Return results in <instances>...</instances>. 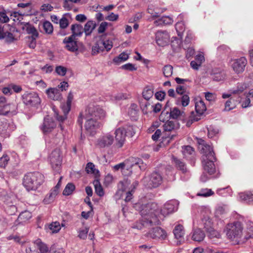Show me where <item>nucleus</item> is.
Returning <instances> with one entry per match:
<instances>
[{
	"label": "nucleus",
	"instance_id": "12",
	"mask_svg": "<svg viewBox=\"0 0 253 253\" xmlns=\"http://www.w3.org/2000/svg\"><path fill=\"white\" fill-rule=\"evenodd\" d=\"M178 203L175 200L169 201L166 203L160 210V214L163 217L168 215L177 210Z\"/></svg>",
	"mask_w": 253,
	"mask_h": 253
},
{
	"label": "nucleus",
	"instance_id": "24",
	"mask_svg": "<svg viewBox=\"0 0 253 253\" xmlns=\"http://www.w3.org/2000/svg\"><path fill=\"white\" fill-rule=\"evenodd\" d=\"M63 42L65 44L66 48L69 51L74 52L78 50V47L75 38L70 36L64 39Z\"/></svg>",
	"mask_w": 253,
	"mask_h": 253
},
{
	"label": "nucleus",
	"instance_id": "62",
	"mask_svg": "<svg viewBox=\"0 0 253 253\" xmlns=\"http://www.w3.org/2000/svg\"><path fill=\"white\" fill-rule=\"evenodd\" d=\"M55 72L58 75L64 76L66 74L67 69L63 66H58L56 67Z\"/></svg>",
	"mask_w": 253,
	"mask_h": 253
},
{
	"label": "nucleus",
	"instance_id": "19",
	"mask_svg": "<svg viewBox=\"0 0 253 253\" xmlns=\"http://www.w3.org/2000/svg\"><path fill=\"white\" fill-rule=\"evenodd\" d=\"M85 116L86 121L84 125L85 128L87 131L93 134L95 130L100 127V123L93 118L89 117L88 115Z\"/></svg>",
	"mask_w": 253,
	"mask_h": 253
},
{
	"label": "nucleus",
	"instance_id": "8",
	"mask_svg": "<svg viewBox=\"0 0 253 253\" xmlns=\"http://www.w3.org/2000/svg\"><path fill=\"white\" fill-rule=\"evenodd\" d=\"M22 97L23 103L30 106H37L41 102L38 94L34 91L26 92Z\"/></svg>",
	"mask_w": 253,
	"mask_h": 253
},
{
	"label": "nucleus",
	"instance_id": "47",
	"mask_svg": "<svg viewBox=\"0 0 253 253\" xmlns=\"http://www.w3.org/2000/svg\"><path fill=\"white\" fill-rule=\"evenodd\" d=\"M99 42L104 50H106L107 51L110 50L113 47V42L109 40H101Z\"/></svg>",
	"mask_w": 253,
	"mask_h": 253
},
{
	"label": "nucleus",
	"instance_id": "39",
	"mask_svg": "<svg viewBox=\"0 0 253 253\" xmlns=\"http://www.w3.org/2000/svg\"><path fill=\"white\" fill-rule=\"evenodd\" d=\"M58 194V190L57 189H53L51 190L49 195L47 196L44 199L43 201L45 204H48L51 203Z\"/></svg>",
	"mask_w": 253,
	"mask_h": 253
},
{
	"label": "nucleus",
	"instance_id": "27",
	"mask_svg": "<svg viewBox=\"0 0 253 253\" xmlns=\"http://www.w3.org/2000/svg\"><path fill=\"white\" fill-rule=\"evenodd\" d=\"M130 184V180L125 179L123 181L120 182L118 187L119 189L116 193V198L119 199L123 197L124 192L126 191L128 186Z\"/></svg>",
	"mask_w": 253,
	"mask_h": 253
},
{
	"label": "nucleus",
	"instance_id": "21",
	"mask_svg": "<svg viewBox=\"0 0 253 253\" xmlns=\"http://www.w3.org/2000/svg\"><path fill=\"white\" fill-rule=\"evenodd\" d=\"M173 233L175 238L177 240L176 244L177 245L182 244L184 241L185 231L183 226L180 224L176 225L173 230Z\"/></svg>",
	"mask_w": 253,
	"mask_h": 253
},
{
	"label": "nucleus",
	"instance_id": "1",
	"mask_svg": "<svg viewBox=\"0 0 253 253\" xmlns=\"http://www.w3.org/2000/svg\"><path fill=\"white\" fill-rule=\"evenodd\" d=\"M141 162V160L139 159L130 157L124 162L114 166L113 169L115 172L120 171L122 173H126L127 171L128 172L132 173L133 171L132 169H142L145 168V166Z\"/></svg>",
	"mask_w": 253,
	"mask_h": 253
},
{
	"label": "nucleus",
	"instance_id": "4",
	"mask_svg": "<svg viewBox=\"0 0 253 253\" xmlns=\"http://www.w3.org/2000/svg\"><path fill=\"white\" fill-rule=\"evenodd\" d=\"M195 108L196 114L192 112L189 117V120L187 122V125L192 124L193 121H198L201 119V116L207 110L206 105L204 101L200 97H196L194 99Z\"/></svg>",
	"mask_w": 253,
	"mask_h": 253
},
{
	"label": "nucleus",
	"instance_id": "7",
	"mask_svg": "<svg viewBox=\"0 0 253 253\" xmlns=\"http://www.w3.org/2000/svg\"><path fill=\"white\" fill-rule=\"evenodd\" d=\"M198 149L201 153L203 154L202 159L210 158L213 159L214 156V153L213 148L210 145L207 144L204 140L201 138H197Z\"/></svg>",
	"mask_w": 253,
	"mask_h": 253
},
{
	"label": "nucleus",
	"instance_id": "13",
	"mask_svg": "<svg viewBox=\"0 0 253 253\" xmlns=\"http://www.w3.org/2000/svg\"><path fill=\"white\" fill-rule=\"evenodd\" d=\"M152 218L150 220H147L142 218L141 221L136 222L132 227L141 230L144 227H151L160 224V221L158 217L153 216Z\"/></svg>",
	"mask_w": 253,
	"mask_h": 253
},
{
	"label": "nucleus",
	"instance_id": "45",
	"mask_svg": "<svg viewBox=\"0 0 253 253\" xmlns=\"http://www.w3.org/2000/svg\"><path fill=\"white\" fill-rule=\"evenodd\" d=\"M182 152L185 157H187L189 155L193 156L195 154L193 148L189 145L182 147Z\"/></svg>",
	"mask_w": 253,
	"mask_h": 253
},
{
	"label": "nucleus",
	"instance_id": "50",
	"mask_svg": "<svg viewBox=\"0 0 253 253\" xmlns=\"http://www.w3.org/2000/svg\"><path fill=\"white\" fill-rule=\"evenodd\" d=\"M75 189V186L72 183H69L66 186L63 192V194L65 196L71 195Z\"/></svg>",
	"mask_w": 253,
	"mask_h": 253
},
{
	"label": "nucleus",
	"instance_id": "57",
	"mask_svg": "<svg viewBox=\"0 0 253 253\" xmlns=\"http://www.w3.org/2000/svg\"><path fill=\"white\" fill-rule=\"evenodd\" d=\"M9 104L0 105V115L9 116Z\"/></svg>",
	"mask_w": 253,
	"mask_h": 253
},
{
	"label": "nucleus",
	"instance_id": "18",
	"mask_svg": "<svg viewBox=\"0 0 253 253\" xmlns=\"http://www.w3.org/2000/svg\"><path fill=\"white\" fill-rule=\"evenodd\" d=\"M169 35L165 31H158L155 34L156 42L161 46H165L169 41Z\"/></svg>",
	"mask_w": 253,
	"mask_h": 253
},
{
	"label": "nucleus",
	"instance_id": "40",
	"mask_svg": "<svg viewBox=\"0 0 253 253\" xmlns=\"http://www.w3.org/2000/svg\"><path fill=\"white\" fill-rule=\"evenodd\" d=\"M154 91L151 86L145 87L142 92V96L146 100L150 99L153 95Z\"/></svg>",
	"mask_w": 253,
	"mask_h": 253
},
{
	"label": "nucleus",
	"instance_id": "36",
	"mask_svg": "<svg viewBox=\"0 0 253 253\" xmlns=\"http://www.w3.org/2000/svg\"><path fill=\"white\" fill-rule=\"evenodd\" d=\"M129 57V54L126 52H123L119 54L118 56L115 57L113 61L116 65H119L127 60Z\"/></svg>",
	"mask_w": 253,
	"mask_h": 253
},
{
	"label": "nucleus",
	"instance_id": "52",
	"mask_svg": "<svg viewBox=\"0 0 253 253\" xmlns=\"http://www.w3.org/2000/svg\"><path fill=\"white\" fill-rule=\"evenodd\" d=\"M214 192L210 189H203L197 194L198 196L207 197L213 195Z\"/></svg>",
	"mask_w": 253,
	"mask_h": 253
},
{
	"label": "nucleus",
	"instance_id": "46",
	"mask_svg": "<svg viewBox=\"0 0 253 253\" xmlns=\"http://www.w3.org/2000/svg\"><path fill=\"white\" fill-rule=\"evenodd\" d=\"M175 29L177 33L178 36L182 37L183 32L185 30V25L182 21L177 22L175 24Z\"/></svg>",
	"mask_w": 253,
	"mask_h": 253
},
{
	"label": "nucleus",
	"instance_id": "32",
	"mask_svg": "<svg viewBox=\"0 0 253 253\" xmlns=\"http://www.w3.org/2000/svg\"><path fill=\"white\" fill-rule=\"evenodd\" d=\"M246 225L245 238L247 240L253 238V222L249 220Z\"/></svg>",
	"mask_w": 253,
	"mask_h": 253
},
{
	"label": "nucleus",
	"instance_id": "53",
	"mask_svg": "<svg viewBox=\"0 0 253 253\" xmlns=\"http://www.w3.org/2000/svg\"><path fill=\"white\" fill-rule=\"evenodd\" d=\"M202 222L204 225V228L205 229L206 231L210 229L211 228L212 223L211 219L209 217H205L202 219Z\"/></svg>",
	"mask_w": 253,
	"mask_h": 253
},
{
	"label": "nucleus",
	"instance_id": "25",
	"mask_svg": "<svg viewBox=\"0 0 253 253\" xmlns=\"http://www.w3.org/2000/svg\"><path fill=\"white\" fill-rule=\"evenodd\" d=\"M45 93L49 98L53 100H60L62 98L61 93L57 88H49Z\"/></svg>",
	"mask_w": 253,
	"mask_h": 253
},
{
	"label": "nucleus",
	"instance_id": "56",
	"mask_svg": "<svg viewBox=\"0 0 253 253\" xmlns=\"http://www.w3.org/2000/svg\"><path fill=\"white\" fill-rule=\"evenodd\" d=\"M49 228L53 233L58 232L60 230L61 227L59 222L56 221L51 223L49 225Z\"/></svg>",
	"mask_w": 253,
	"mask_h": 253
},
{
	"label": "nucleus",
	"instance_id": "9",
	"mask_svg": "<svg viewBox=\"0 0 253 253\" xmlns=\"http://www.w3.org/2000/svg\"><path fill=\"white\" fill-rule=\"evenodd\" d=\"M105 115L104 111L99 106L89 105L85 110V115L97 121L103 119Z\"/></svg>",
	"mask_w": 253,
	"mask_h": 253
},
{
	"label": "nucleus",
	"instance_id": "51",
	"mask_svg": "<svg viewBox=\"0 0 253 253\" xmlns=\"http://www.w3.org/2000/svg\"><path fill=\"white\" fill-rule=\"evenodd\" d=\"M81 0H64L63 7L67 10H70L73 7L72 3H77Z\"/></svg>",
	"mask_w": 253,
	"mask_h": 253
},
{
	"label": "nucleus",
	"instance_id": "35",
	"mask_svg": "<svg viewBox=\"0 0 253 253\" xmlns=\"http://www.w3.org/2000/svg\"><path fill=\"white\" fill-rule=\"evenodd\" d=\"M173 20L169 16H163L158 20L154 21V24L158 26H162L165 25L170 24L172 23Z\"/></svg>",
	"mask_w": 253,
	"mask_h": 253
},
{
	"label": "nucleus",
	"instance_id": "30",
	"mask_svg": "<svg viewBox=\"0 0 253 253\" xmlns=\"http://www.w3.org/2000/svg\"><path fill=\"white\" fill-rule=\"evenodd\" d=\"M139 105L143 114H147L152 111V105L148 102V100H140Z\"/></svg>",
	"mask_w": 253,
	"mask_h": 253
},
{
	"label": "nucleus",
	"instance_id": "17",
	"mask_svg": "<svg viewBox=\"0 0 253 253\" xmlns=\"http://www.w3.org/2000/svg\"><path fill=\"white\" fill-rule=\"evenodd\" d=\"M147 236L153 239L165 240L167 238L166 231L160 227H152L147 233Z\"/></svg>",
	"mask_w": 253,
	"mask_h": 253
},
{
	"label": "nucleus",
	"instance_id": "63",
	"mask_svg": "<svg viewBox=\"0 0 253 253\" xmlns=\"http://www.w3.org/2000/svg\"><path fill=\"white\" fill-rule=\"evenodd\" d=\"M7 239L8 240H13L15 242L21 244L22 245H24L25 243V241H21V237L16 235H10L7 237Z\"/></svg>",
	"mask_w": 253,
	"mask_h": 253
},
{
	"label": "nucleus",
	"instance_id": "26",
	"mask_svg": "<svg viewBox=\"0 0 253 253\" xmlns=\"http://www.w3.org/2000/svg\"><path fill=\"white\" fill-rule=\"evenodd\" d=\"M191 239L195 242L201 243L204 241L206 237L205 232L200 228L194 229L191 233Z\"/></svg>",
	"mask_w": 253,
	"mask_h": 253
},
{
	"label": "nucleus",
	"instance_id": "42",
	"mask_svg": "<svg viewBox=\"0 0 253 253\" xmlns=\"http://www.w3.org/2000/svg\"><path fill=\"white\" fill-rule=\"evenodd\" d=\"M173 161L177 168L179 169L182 173L187 172L186 166L184 162L175 157H173Z\"/></svg>",
	"mask_w": 253,
	"mask_h": 253
},
{
	"label": "nucleus",
	"instance_id": "23",
	"mask_svg": "<svg viewBox=\"0 0 253 253\" xmlns=\"http://www.w3.org/2000/svg\"><path fill=\"white\" fill-rule=\"evenodd\" d=\"M71 104H69L67 102L61 105V108L64 113L63 115H59L57 112L54 111V116L60 123L63 122L67 119V114L71 110Z\"/></svg>",
	"mask_w": 253,
	"mask_h": 253
},
{
	"label": "nucleus",
	"instance_id": "6",
	"mask_svg": "<svg viewBox=\"0 0 253 253\" xmlns=\"http://www.w3.org/2000/svg\"><path fill=\"white\" fill-rule=\"evenodd\" d=\"M49 161L52 169L58 172L62 162V156L59 149L57 148L52 151L49 156Z\"/></svg>",
	"mask_w": 253,
	"mask_h": 253
},
{
	"label": "nucleus",
	"instance_id": "49",
	"mask_svg": "<svg viewBox=\"0 0 253 253\" xmlns=\"http://www.w3.org/2000/svg\"><path fill=\"white\" fill-rule=\"evenodd\" d=\"M208 236L209 238H220L221 236V233L219 231L215 230L213 228L210 229L207 231Z\"/></svg>",
	"mask_w": 253,
	"mask_h": 253
},
{
	"label": "nucleus",
	"instance_id": "33",
	"mask_svg": "<svg viewBox=\"0 0 253 253\" xmlns=\"http://www.w3.org/2000/svg\"><path fill=\"white\" fill-rule=\"evenodd\" d=\"M227 208L225 205H219L215 209L214 215L217 218H220L222 215L227 212Z\"/></svg>",
	"mask_w": 253,
	"mask_h": 253
},
{
	"label": "nucleus",
	"instance_id": "37",
	"mask_svg": "<svg viewBox=\"0 0 253 253\" xmlns=\"http://www.w3.org/2000/svg\"><path fill=\"white\" fill-rule=\"evenodd\" d=\"M250 86L249 83H238L237 85L236 89H233L232 93L235 94H240L242 93L244 90L247 89Z\"/></svg>",
	"mask_w": 253,
	"mask_h": 253
},
{
	"label": "nucleus",
	"instance_id": "58",
	"mask_svg": "<svg viewBox=\"0 0 253 253\" xmlns=\"http://www.w3.org/2000/svg\"><path fill=\"white\" fill-rule=\"evenodd\" d=\"M104 48L100 44L99 42H97L94 46L92 47V54H96L98 53L103 51Z\"/></svg>",
	"mask_w": 253,
	"mask_h": 253
},
{
	"label": "nucleus",
	"instance_id": "5",
	"mask_svg": "<svg viewBox=\"0 0 253 253\" xmlns=\"http://www.w3.org/2000/svg\"><path fill=\"white\" fill-rule=\"evenodd\" d=\"M25 175L23 184L27 190H36L42 182L41 175Z\"/></svg>",
	"mask_w": 253,
	"mask_h": 253
},
{
	"label": "nucleus",
	"instance_id": "55",
	"mask_svg": "<svg viewBox=\"0 0 253 253\" xmlns=\"http://www.w3.org/2000/svg\"><path fill=\"white\" fill-rule=\"evenodd\" d=\"M43 28L45 32L47 34H51L53 30L52 24L49 21H45L43 23Z\"/></svg>",
	"mask_w": 253,
	"mask_h": 253
},
{
	"label": "nucleus",
	"instance_id": "61",
	"mask_svg": "<svg viewBox=\"0 0 253 253\" xmlns=\"http://www.w3.org/2000/svg\"><path fill=\"white\" fill-rule=\"evenodd\" d=\"M190 102V98L188 94H183L181 97V104L183 107L188 106Z\"/></svg>",
	"mask_w": 253,
	"mask_h": 253
},
{
	"label": "nucleus",
	"instance_id": "2",
	"mask_svg": "<svg viewBox=\"0 0 253 253\" xmlns=\"http://www.w3.org/2000/svg\"><path fill=\"white\" fill-rule=\"evenodd\" d=\"M243 230V224L240 221H235L227 224L223 231L227 239L234 241L241 238Z\"/></svg>",
	"mask_w": 253,
	"mask_h": 253
},
{
	"label": "nucleus",
	"instance_id": "43",
	"mask_svg": "<svg viewBox=\"0 0 253 253\" xmlns=\"http://www.w3.org/2000/svg\"><path fill=\"white\" fill-rule=\"evenodd\" d=\"M85 171L87 174H99V171L96 169L95 165L91 162L86 164Z\"/></svg>",
	"mask_w": 253,
	"mask_h": 253
},
{
	"label": "nucleus",
	"instance_id": "41",
	"mask_svg": "<svg viewBox=\"0 0 253 253\" xmlns=\"http://www.w3.org/2000/svg\"><path fill=\"white\" fill-rule=\"evenodd\" d=\"M93 183L94 186L96 194L100 197L103 196L104 195V192L99 180L96 179L94 180Z\"/></svg>",
	"mask_w": 253,
	"mask_h": 253
},
{
	"label": "nucleus",
	"instance_id": "59",
	"mask_svg": "<svg viewBox=\"0 0 253 253\" xmlns=\"http://www.w3.org/2000/svg\"><path fill=\"white\" fill-rule=\"evenodd\" d=\"M174 123L172 121H167L163 126L164 130L165 131H171L174 129Z\"/></svg>",
	"mask_w": 253,
	"mask_h": 253
},
{
	"label": "nucleus",
	"instance_id": "14",
	"mask_svg": "<svg viewBox=\"0 0 253 253\" xmlns=\"http://www.w3.org/2000/svg\"><path fill=\"white\" fill-rule=\"evenodd\" d=\"M146 185L149 188L158 187L162 182L161 175H147L143 179Z\"/></svg>",
	"mask_w": 253,
	"mask_h": 253
},
{
	"label": "nucleus",
	"instance_id": "11",
	"mask_svg": "<svg viewBox=\"0 0 253 253\" xmlns=\"http://www.w3.org/2000/svg\"><path fill=\"white\" fill-rule=\"evenodd\" d=\"M115 143L114 147L115 148L120 149L122 148L126 141V131L123 127H119L115 131Z\"/></svg>",
	"mask_w": 253,
	"mask_h": 253
},
{
	"label": "nucleus",
	"instance_id": "60",
	"mask_svg": "<svg viewBox=\"0 0 253 253\" xmlns=\"http://www.w3.org/2000/svg\"><path fill=\"white\" fill-rule=\"evenodd\" d=\"M9 161V156L6 154H3V156L0 158V167L5 168Z\"/></svg>",
	"mask_w": 253,
	"mask_h": 253
},
{
	"label": "nucleus",
	"instance_id": "64",
	"mask_svg": "<svg viewBox=\"0 0 253 253\" xmlns=\"http://www.w3.org/2000/svg\"><path fill=\"white\" fill-rule=\"evenodd\" d=\"M59 23L61 29H65L69 25L68 20L65 17H63L59 20Z\"/></svg>",
	"mask_w": 253,
	"mask_h": 253
},
{
	"label": "nucleus",
	"instance_id": "29",
	"mask_svg": "<svg viewBox=\"0 0 253 253\" xmlns=\"http://www.w3.org/2000/svg\"><path fill=\"white\" fill-rule=\"evenodd\" d=\"M34 246L39 250L40 253H46L49 249L47 246L42 242L40 239H38L33 242Z\"/></svg>",
	"mask_w": 253,
	"mask_h": 253
},
{
	"label": "nucleus",
	"instance_id": "10",
	"mask_svg": "<svg viewBox=\"0 0 253 253\" xmlns=\"http://www.w3.org/2000/svg\"><path fill=\"white\" fill-rule=\"evenodd\" d=\"M114 142L113 135L110 133H107L97 139L95 145L99 148H108L113 144Z\"/></svg>",
	"mask_w": 253,
	"mask_h": 253
},
{
	"label": "nucleus",
	"instance_id": "34",
	"mask_svg": "<svg viewBox=\"0 0 253 253\" xmlns=\"http://www.w3.org/2000/svg\"><path fill=\"white\" fill-rule=\"evenodd\" d=\"M71 30L72 35L71 36L74 38L77 36H81L84 31L83 26L79 24L72 25Z\"/></svg>",
	"mask_w": 253,
	"mask_h": 253
},
{
	"label": "nucleus",
	"instance_id": "16",
	"mask_svg": "<svg viewBox=\"0 0 253 253\" xmlns=\"http://www.w3.org/2000/svg\"><path fill=\"white\" fill-rule=\"evenodd\" d=\"M56 126V124L53 118L49 116L44 117L41 129L44 133L50 132Z\"/></svg>",
	"mask_w": 253,
	"mask_h": 253
},
{
	"label": "nucleus",
	"instance_id": "20",
	"mask_svg": "<svg viewBox=\"0 0 253 253\" xmlns=\"http://www.w3.org/2000/svg\"><path fill=\"white\" fill-rule=\"evenodd\" d=\"M210 74L211 79L215 82L224 81L226 77L225 71L217 68L212 69L210 71Z\"/></svg>",
	"mask_w": 253,
	"mask_h": 253
},
{
	"label": "nucleus",
	"instance_id": "28",
	"mask_svg": "<svg viewBox=\"0 0 253 253\" xmlns=\"http://www.w3.org/2000/svg\"><path fill=\"white\" fill-rule=\"evenodd\" d=\"M138 185V183L137 181L133 182L131 184H129L126 191V196L125 199V201L126 202L130 201L133 198V194L135 192V190Z\"/></svg>",
	"mask_w": 253,
	"mask_h": 253
},
{
	"label": "nucleus",
	"instance_id": "44",
	"mask_svg": "<svg viewBox=\"0 0 253 253\" xmlns=\"http://www.w3.org/2000/svg\"><path fill=\"white\" fill-rule=\"evenodd\" d=\"M32 217L31 212L25 211L22 212L19 215L18 219L21 222H26Z\"/></svg>",
	"mask_w": 253,
	"mask_h": 253
},
{
	"label": "nucleus",
	"instance_id": "3",
	"mask_svg": "<svg viewBox=\"0 0 253 253\" xmlns=\"http://www.w3.org/2000/svg\"><path fill=\"white\" fill-rule=\"evenodd\" d=\"M135 208L139 211L142 218L146 220H150L153 216L157 217V205L155 203H148L145 204L139 203L135 204Z\"/></svg>",
	"mask_w": 253,
	"mask_h": 253
},
{
	"label": "nucleus",
	"instance_id": "15",
	"mask_svg": "<svg viewBox=\"0 0 253 253\" xmlns=\"http://www.w3.org/2000/svg\"><path fill=\"white\" fill-rule=\"evenodd\" d=\"M231 66L233 71L237 74L242 73L247 64V60L245 57L232 60Z\"/></svg>",
	"mask_w": 253,
	"mask_h": 253
},
{
	"label": "nucleus",
	"instance_id": "48",
	"mask_svg": "<svg viewBox=\"0 0 253 253\" xmlns=\"http://www.w3.org/2000/svg\"><path fill=\"white\" fill-rule=\"evenodd\" d=\"M183 113V112L180 111L179 109L174 107L171 109L169 116L173 119H177Z\"/></svg>",
	"mask_w": 253,
	"mask_h": 253
},
{
	"label": "nucleus",
	"instance_id": "38",
	"mask_svg": "<svg viewBox=\"0 0 253 253\" xmlns=\"http://www.w3.org/2000/svg\"><path fill=\"white\" fill-rule=\"evenodd\" d=\"M96 24L93 21H88L84 25V31L86 36H88L91 34L92 31L95 29Z\"/></svg>",
	"mask_w": 253,
	"mask_h": 253
},
{
	"label": "nucleus",
	"instance_id": "31",
	"mask_svg": "<svg viewBox=\"0 0 253 253\" xmlns=\"http://www.w3.org/2000/svg\"><path fill=\"white\" fill-rule=\"evenodd\" d=\"M239 197L241 201L246 203L250 204L253 203V194L250 192L240 193Z\"/></svg>",
	"mask_w": 253,
	"mask_h": 253
},
{
	"label": "nucleus",
	"instance_id": "22",
	"mask_svg": "<svg viewBox=\"0 0 253 253\" xmlns=\"http://www.w3.org/2000/svg\"><path fill=\"white\" fill-rule=\"evenodd\" d=\"M214 160H215V156H213V159H210L209 158L205 159H202V165L205 172L209 174H212L215 172L213 163Z\"/></svg>",
	"mask_w": 253,
	"mask_h": 253
},
{
	"label": "nucleus",
	"instance_id": "54",
	"mask_svg": "<svg viewBox=\"0 0 253 253\" xmlns=\"http://www.w3.org/2000/svg\"><path fill=\"white\" fill-rule=\"evenodd\" d=\"M173 67L170 65H165L163 69V72L166 77H169L172 74Z\"/></svg>",
	"mask_w": 253,
	"mask_h": 253
}]
</instances>
